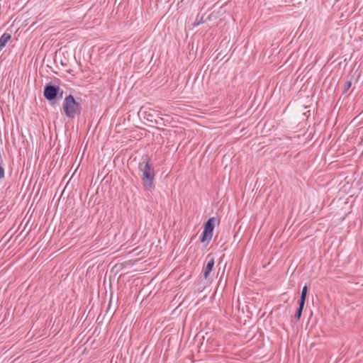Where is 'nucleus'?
Returning a JSON list of instances; mask_svg holds the SVG:
<instances>
[{"instance_id": "f257e3e1", "label": "nucleus", "mask_w": 363, "mask_h": 363, "mask_svg": "<svg viewBox=\"0 0 363 363\" xmlns=\"http://www.w3.org/2000/svg\"><path fill=\"white\" fill-rule=\"evenodd\" d=\"M139 171L142 174L141 180L145 191H152L155 187V165L153 160H143L139 164Z\"/></svg>"}, {"instance_id": "f03ea898", "label": "nucleus", "mask_w": 363, "mask_h": 363, "mask_svg": "<svg viewBox=\"0 0 363 363\" xmlns=\"http://www.w3.org/2000/svg\"><path fill=\"white\" fill-rule=\"evenodd\" d=\"M62 107L65 115L70 118H74L76 114L80 112V105L75 101L72 95L65 97Z\"/></svg>"}, {"instance_id": "7ed1b4c3", "label": "nucleus", "mask_w": 363, "mask_h": 363, "mask_svg": "<svg viewBox=\"0 0 363 363\" xmlns=\"http://www.w3.org/2000/svg\"><path fill=\"white\" fill-rule=\"evenodd\" d=\"M215 218H210L204 224L203 231L201 238V242L209 243L213 237Z\"/></svg>"}, {"instance_id": "20e7f679", "label": "nucleus", "mask_w": 363, "mask_h": 363, "mask_svg": "<svg viewBox=\"0 0 363 363\" xmlns=\"http://www.w3.org/2000/svg\"><path fill=\"white\" fill-rule=\"evenodd\" d=\"M60 94L62 96L63 91L59 86H46L44 89V96L49 101L53 100Z\"/></svg>"}, {"instance_id": "39448f33", "label": "nucleus", "mask_w": 363, "mask_h": 363, "mask_svg": "<svg viewBox=\"0 0 363 363\" xmlns=\"http://www.w3.org/2000/svg\"><path fill=\"white\" fill-rule=\"evenodd\" d=\"M307 291H308V288L306 286H304L302 289L301 298L299 301V307L298 308V311H297V313L296 315L297 320H299L301 316L302 311L303 309V306H304L306 298Z\"/></svg>"}, {"instance_id": "423d86ee", "label": "nucleus", "mask_w": 363, "mask_h": 363, "mask_svg": "<svg viewBox=\"0 0 363 363\" xmlns=\"http://www.w3.org/2000/svg\"><path fill=\"white\" fill-rule=\"evenodd\" d=\"M214 258L211 257L207 262L206 266L204 268L203 270V277L205 279H207L208 276L210 275L211 272L213 270V266H214Z\"/></svg>"}, {"instance_id": "0eeeda50", "label": "nucleus", "mask_w": 363, "mask_h": 363, "mask_svg": "<svg viewBox=\"0 0 363 363\" xmlns=\"http://www.w3.org/2000/svg\"><path fill=\"white\" fill-rule=\"evenodd\" d=\"M11 35L8 33H4L0 37V51L6 46V43L11 40Z\"/></svg>"}, {"instance_id": "6e6552de", "label": "nucleus", "mask_w": 363, "mask_h": 363, "mask_svg": "<svg viewBox=\"0 0 363 363\" xmlns=\"http://www.w3.org/2000/svg\"><path fill=\"white\" fill-rule=\"evenodd\" d=\"M351 85H352V82L348 81L345 83V91H347L350 87H351Z\"/></svg>"}, {"instance_id": "1a4fd4ad", "label": "nucleus", "mask_w": 363, "mask_h": 363, "mask_svg": "<svg viewBox=\"0 0 363 363\" xmlns=\"http://www.w3.org/2000/svg\"><path fill=\"white\" fill-rule=\"evenodd\" d=\"M202 20V17L200 18L199 21L194 23V26H196L200 24L201 21Z\"/></svg>"}]
</instances>
